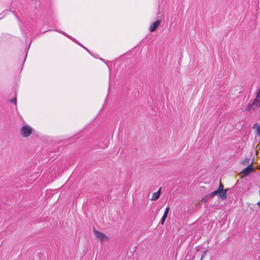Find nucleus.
Segmentation results:
<instances>
[{
    "label": "nucleus",
    "instance_id": "nucleus-1",
    "mask_svg": "<svg viewBox=\"0 0 260 260\" xmlns=\"http://www.w3.org/2000/svg\"><path fill=\"white\" fill-rule=\"evenodd\" d=\"M260 107V88H259L255 99L252 103L249 105V109L256 110Z\"/></svg>",
    "mask_w": 260,
    "mask_h": 260
},
{
    "label": "nucleus",
    "instance_id": "nucleus-2",
    "mask_svg": "<svg viewBox=\"0 0 260 260\" xmlns=\"http://www.w3.org/2000/svg\"><path fill=\"white\" fill-rule=\"evenodd\" d=\"M20 131L23 137L26 138L30 135L32 132V128L29 125H26L22 127Z\"/></svg>",
    "mask_w": 260,
    "mask_h": 260
},
{
    "label": "nucleus",
    "instance_id": "nucleus-3",
    "mask_svg": "<svg viewBox=\"0 0 260 260\" xmlns=\"http://www.w3.org/2000/svg\"><path fill=\"white\" fill-rule=\"evenodd\" d=\"M253 162L250 163L245 169L241 172V175L243 177L247 176L250 173L253 172L255 169L252 167Z\"/></svg>",
    "mask_w": 260,
    "mask_h": 260
},
{
    "label": "nucleus",
    "instance_id": "nucleus-4",
    "mask_svg": "<svg viewBox=\"0 0 260 260\" xmlns=\"http://www.w3.org/2000/svg\"><path fill=\"white\" fill-rule=\"evenodd\" d=\"M94 233L96 238L100 240L101 242H105L108 240V237L104 234L96 230H94Z\"/></svg>",
    "mask_w": 260,
    "mask_h": 260
},
{
    "label": "nucleus",
    "instance_id": "nucleus-5",
    "mask_svg": "<svg viewBox=\"0 0 260 260\" xmlns=\"http://www.w3.org/2000/svg\"><path fill=\"white\" fill-rule=\"evenodd\" d=\"M215 196H218L221 199H225L226 198V193L225 191L220 192L219 190L217 189L209 194L210 198H213Z\"/></svg>",
    "mask_w": 260,
    "mask_h": 260
},
{
    "label": "nucleus",
    "instance_id": "nucleus-6",
    "mask_svg": "<svg viewBox=\"0 0 260 260\" xmlns=\"http://www.w3.org/2000/svg\"><path fill=\"white\" fill-rule=\"evenodd\" d=\"M161 22L160 20H157L155 22H153L149 27V30L151 32L154 31L159 26Z\"/></svg>",
    "mask_w": 260,
    "mask_h": 260
},
{
    "label": "nucleus",
    "instance_id": "nucleus-7",
    "mask_svg": "<svg viewBox=\"0 0 260 260\" xmlns=\"http://www.w3.org/2000/svg\"><path fill=\"white\" fill-rule=\"evenodd\" d=\"M160 191H161V188H160L157 191L153 193L152 194V198L151 199V200L155 201V200H156L157 199H158L160 194Z\"/></svg>",
    "mask_w": 260,
    "mask_h": 260
},
{
    "label": "nucleus",
    "instance_id": "nucleus-8",
    "mask_svg": "<svg viewBox=\"0 0 260 260\" xmlns=\"http://www.w3.org/2000/svg\"><path fill=\"white\" fill-rule=\"evenodd\" d=\"M218 190H219L220 192H222V191H225L226 192V191L227 190L226 189H223V185H222L221 183L220 182V184H219V187L217 189Z\"/></svg>",
    "mask_w": 260,
    "mask_h": 260
},
{
    "label": "nucleus",
    "instance_id": "nucleus-9",
    "mask_svg": "<svg viewBox=\"0 0 260 260\" xmlns=\"http://www.w3.org/2000/svg\"><path fill=\"white\" fill-rule=\"evenodd\" d=\"M209 198H211L210 197L209 194H208V196L202 198L201 202L203 203H205L208 201V200Z\"/></svg>",
    "mask_w": 260,
    "mask_h": 260
},
{
    "label": "nucleus",
    "instance_id": "nucleus-10",
    "mask_svg": "<svg viewBox=\"0 0 260 260\" xmlns=\"http://www.w3.org/2000/svg\"><path fill=\"white\" fill-rule=\"evenodd\" d=\"M169 210H170V208H169V207H167L166 208V210H165V212H164V215H163L164 216L167 217V215L168 214Z\"/></svg>",
    "mask_w": 260,
    "mask_h": 260
},
{
    "label": "nucleus",
    "instance_id": "nucleus-11",
    "mask_svg": "<svg viewBox=\"0 0 260 260\" xmlns=\"http://www.w3.org/2000/svg\"><path fill=\"white\" fill-rule=\"evenodd\" d=\"M250 162V159L249 158H245L242 162L244 165L249 164Z\"/></svg>",
    "mask_w": 260,
    "mask_h": 260
},
{
    "label": "nucleus",
    "instance_id": "nucleus-12",
    "mask_svg": "<svg viewBox=\"0 0 260 260\" xmlns=\"http://www.w3.org/2000/svg\"><path fill=\"white\" fill-rule=\"evenodd\" d=\"M207 250H205L204 251H203L202 253V255H201V259L200 260H203V259L204 258V257L205 256V255H206V252H207Z\"/></svg>",
    "mask_w": 260,
    "mask_h": 260
},
{
    "label": "nucleus",
    "instance_id": "nucleus-13",
    "mask_svg": "<svg viewBox=\"0 0 260 260\" xmlns=\"http://www.w3.org/2000/svg\"><path fill=\"white\" fill-rule=\"evenodd\" d=\"M167 217H165V216H162L160 221V223L161 224H163L164 223V222L166 219Z\"/></svg>",
    "mask_w": 260,
    "mask_h": 260
},
{
    "label": "nucleus",
    "instance_id": "nucleus-14",
    "mask_svg": "<svg viewBox=\"0 0 260 260\" xmlns=\"http://www.w3.org/2000/svg\"><path fill=\"white\" fill-rule=\"evenodd\" d=\"M11 103H13V104H16V99H13L11 100Z\"/></svg>",
    "mask_w": 260,
    "mask_h": 260
},
{
    "label": "nucleus",
    "instance_id": "nucleus-15",
    "mask_svg": "<svg viewBox=\"0 0 260 260\" xmlns=\"http://www.w3.org/2000/svg\"><path fill=\"white\" fill-rule=\"evenodd\" d=\"M257 205L260 207V201L257 203Z\"/></svg>",
    "mask_w": 260,
    "mask_h": 260
}]
</instances>
